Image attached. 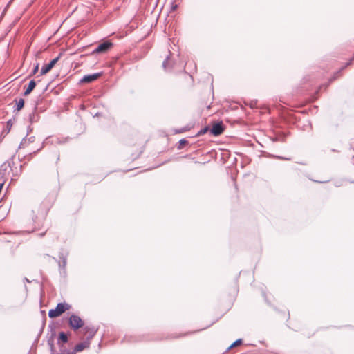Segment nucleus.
<instances>
[{
    "instance_id": "nucleus-1",
    "label": "nucleus",
    "mask_w": 354,
    "mask_h": 354,
    "mask_svg": "<svg viewBox=\"0 0 354 354\" xmlns=\"http://www.w3.org/2000/svg\"><path fill=\"white\" fill-rule=\"evenodd\" d=\"M70 307L71 306L66 303H59L55 309L49 310L48 316L50 318L57 317L68 310Z\"/></svg>"
},
{
    "instance_id": "nucleus-2",
    "label": "nucleus",
    "mask_w": 354,
    "mask_h": 354,
    "mask_svg": "<svg viewBox=\"0 0 354 354\" xmlns=\"http://www.w3.org/2000/svg\"><path fill=\"white\" fill-rule=\"evenodd\" d=\"M69 324L72 328L77 330L83 326L84 322L80 317L73 315L69 317Z\"/></svg>"
},
{
    "instance_id": "nucleus-3",
    "label": "nucleus",
    "mask_w": 354,
    "mask_h": 354,
    "mask_svg": "<svg viewBox=\"0 0 354 354\" xmlns=\"http://www.w3.org/2000/svg\"><path fill=\"white\" fill-rule=\"evenodd\" d=\"M112 43L109 41H105L102 44H100L93 52V54L95 53H104L107 52L111 47H112Z\"/></svg>"
},
{
    "instance_id": "nucleus-4",
    "label": "nucleus",
    "mask_w": 354,
    "mask_h": 354,
    "mask_svg": "<svg viewBox=\"0 0 354 354\" xmlns=\"http://www.w3.org/2000/svg\"><path fill=\"white\" fill-rule=\"evenodd\" d=\"M60 56H61V55H59L58 57H57L56 58L51 60L50 62V63L44 65L41 69V74L44 75V74H46L47 73H48L54 67V66L56 64V63L58 62V60L60 58Z\"/></svg>"
},
{
    "instance_id": "nucleus-5",
    "label": "nucleus",
    "mask_w": 354,
    "mask_h": 354,
    "mask_svg": "<svg viewBox=\"0 0 354 354\" xmlns=\"http://www.w3.org/2000/svg\"><path fill=\"white\" fill-rule=\"evenodd\" d=\"M210 131L212 134H213L214 136H217L221 135L224 131L222 122H218L214 124Z\"/></svg>"
},
{
    "instance_id": "nucleus-6",
    "label": "nucleus",
    "mask_w": 354,
    "mask_h": 354,
    "mask_svg": "<svg viewBox=\"0 0 354 354\" xmlns=\"http://www.w3.org/2000/svg\"><path fill=\"white\" fill-rule=\"evenodd\" d=\"M100 76V73H94L92 75H85L81 80V82L88 83L96 80Z\"/></svg>"
},
{
    "instance_id": "nucleus-7",
    "label": "nucleus",
    "mask_w": 354,
    "mask_h": 354,
    "mask_svg": "<svg viewBox=\"0 0 354 354\" xmlns=\"http://www.w3.org/2000/svg\"><path fill=\"white\" fill-rule=\"evenodd\" d=\"M89 346V342L88 341L77 344L74 350L75 352H80Z\"/></svg>"
},
{
    "instance_id": "nucleus-8",
    "label": "nucleus",
    "mask_w": 354,
    "mask_h": 354,
    "mask_svg": "<svg viewBox=\"0 0 354 354\" xmlns=\"http://www.w3.org/2000/svg\"><path fill=\"white\" fill-rule=\"evenodd\" d=\"M35 86H36L35 82L34 80H31L29 82L28 87L26 88V89L24 92V95H29L32 92V91L35 88Z\"/></svg>"
},
{
    "instance_id": "nucleus-9",
    "label": "nucleus",
    "mask_w": 354,
    "mask_h": 354,
    "mask_svg": "<svg viewBox=\"0 0 354 354\" xmlns=\"http://www.w3.org/2000/svg\"><path fill=\"white\" fill-rule=\"evenodd\" d=\"M24 105V100L23 99H19L16 103V110H21Z\"/></svg>"
},
{
    "instance_id": "nucleus-10",
    "label": "nucleus",
    "mask_w": 354,
    "mask_h": 354,
    "mask_svg": "<svg viewBox=\"0 0 354 354\" xmlns=\"http://www.w3.org/2000/svg\"><path fill=\"white\" fill-rule=\"evenodd\" d=\"M84 330H86V333L87 332L88 333V335H89L90 338L93 337L96 333V330L93 328H89L86 327V328H84Z\"/></svg>"
},
{
    "instance_id": "nucleus-11",
    "label": "nucleus",
    "mask_w": 354,
    "mask_h": 354,
    "mask_svg": "<svg viewBox=\"0 0 354 354\" xmlns=\"http://www.w3.org/2000/svg\"><path fill=\"white\" fill-rule=\"evenodd\" d=\"M59 339L61 341H62L63 342H66L68 341V337H67V335L62 332L59 333Z\"/></svg>"
},
{
    "instance_id": "nucleus-12",
    "label": "nucleus",
    "mask_w": 354,
    "mask_h": 354,
    "mask_svg": "<svg viewBox=\"0 0 354 354\" xmlns=\"http://www.w3.org/2000/svg\"><path fill=\"white\" fill-rule=\"evenodd\" d=\"M162 66L165 70L169 68V57L163 62Z\"/></svg>"
},
{
    "instance_id": "nucleus-13",
    "label": "nucleus",
    "mask_w": 354,
    "mask_h": 354,
    "mask_svg": "<svg viewBox=\"0 0 354 354\" xmlns=\"http://www.w3.org/2000/svg\"><path fill=\"white\" fill-rule=\"evenodd\" d=\"M241 339H238L236 341H235L231 346H230V348H232V347H234V346H236L239 344H241Z\"/></svg>"
},
{
    "instance_id": "nucleus-14",
    "label": "nucleus",
    "mask_w": 354,
    "mask_h": 354,
    "mask_svg": "<svg viewBox=\"0 0 354 354\" xmlns=\"http://www.w3.org/2000/svg\"><path fill=\"white\" fill-rule=\"evenodd\" d=\"M208 130V127H205V129H203V130H201L199 133V134H203L205 133V132H207Z\"/></svg>"
},
{
    "instance_id": "nucleus-15",
    "label": "nucleus",
    "mask_w": 354,
    "mask_h": 354,
    "mask_svg": "<svg viewBox=\"0 0 354 354\" xmlns=\"http://www.w3.org/2000/svg\"><path fill=\"white\" fill-rule=\"evenodd\" d=\"M38 69H39V64H37L36 66L33 69V71H32L33 73L35 74L37 72Z\"/></svg>"
},
{
    "instance_id": "nucleus-16",
    "label": "nucleus",
    "mask_w": 354,
    "mask_h": 354,
    "mask_svg": "<svg viewBox=\"0 0 354 354\" xmlns=\"http://www.w3.org/2000/svg\"><path fill=\"white\" fill-rule=\"evenodd\" d=\"M3 167H6V163L3 164L1 167V169H3Z\"/></svg>"
}]
</instances>
